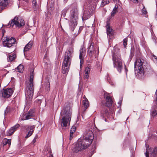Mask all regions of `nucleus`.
I'll use <instances>...</instances> for the list:
<instances>
[{
  "label": "nucleus",
  "mask_w": 157,
  "mask_h": 157,
  "mask_svg": "<svg viewBox=\"0 0 157 157\" xmlns=\"http://www.w3.org/2000/svg\"><path fill=\"white\" fill-rule=\"evenodd\" d=\"M72 7H74L70 11L71 23L70 24V28L73 31V33L75 36L79 34L81 30L80 28H76L78 20V10L77 6L75 4L71 5Z\"/></svg>",
  "instance_id": "f257e3e1"
},
{
  "label": "nucleus",
  "mask_w": 157,
  "mask_h": 157,
  "mask_svg": "<svg viewBox=\"0 0 157 157\" xmlns=\"http://www.w3.org/2000/svg\"><path fill=\"white\" fill-rule=\"evenodd\" d=\"M34 70L31 73L30 78L27 83L26 84V91L25 93L26 98V104L29 105L32 100L34 93Z\"/></svg>",
  "instance_id": "f03ea898"
},
{
  "label": "nucleus",
  "mask_w": 157,
  "mask_h": 157,
  "mask_svg": "<svg viewBox=\"0 0 157 157\" xmlns=\"http://www.w3.org/2000/svg\"><path fill=\"white\" fill-rule=\"evenodd\" d=\"M72 114V110L69 106L64 108L61 112V126L64 129L68 128L69 125Z\"/></svg>",
  "instance_id": "7ed1b4c3"
},
{
  "label": "nucleus",
  "mask_w": 157,
  "mask_h": 157,
  "mask_svg": "<svg viewBox=\"0 0 157 157\" xmlns=\"http://www.w3.org/2000/svg\"><path fill=\"white\" fill-rule=\"evenodd\" d=\"M112 59L114 67L116 68L117 71L121 72L122 69V63L121 59L120 52L118 48L114 47L112 54Z\"/></svg>",
  "instance_id": "20e7f679"
},
{
  "label": "nucleus",
  "mask_w": 157,
  "mask_h": 157,
  "mask_svg": "<svg viewBox=\"0 0 157 157\" xmlns=\"http://www.w3.org/2000/svg\"><path fill=\"white\" fill-rule=\"evenodd\" d=\"M134 67L135 70H138V73L142 75L147 70L149 65L143 59L138 58L135 62Z\"/></svg>",
  "instance_id": "39448f33"
},
{
  "label": "nucleus",
  "mask_w": 157,
  "mask_h": 157,
  "mask_svg": "<svg viewBox=\"0 0 157 157\" xmlns=\"http://www.w3.org/2000/svg\"><path fill=\"white\" fill-rule=\"evenodd\" d=\"M90 144L86 140L82 139L78 140L77 142L74 145L72 151L73 152L78 153L87 148Z\"/></svg>",
  "instance_id": "423d86ee"
},
{
  "label": "nucleus",
  "mask_w": 157,
  "mask_h": 157,
  "mask_svg": "<svg viewBox=\"0 0 157 157\" xmlns=\"http://www.w3.org/2000/svg\"><path fill=\"white\" fill-rule=\"evenodd\" d=\"M25 21L21 17H15L14 19L10 21L8 26L13 27L14 25L16 27L20 28L25 25Z\"/></svg>",
  "instance_id": "0eeeda50"
},
{
  "label": "nucleus",
  "mask_w": 157,
  "mask_h": 157,
  "mask_svg": "<svg viewBox=\"0 0 157 157\" xmlns=\"http://www.w3.org/2000/svg\"><path fill=\"white\" fill-rule=\"evenodd\" d=\"M94 138V136L92 129L91 130H86L84 133L83 139L86 140L87 142L91 144Z\"/></svg>",
  "instance_id": "6e6552de"
},
{
  "label": "nucleus",
  "mask_w": 157,
  "mask_h": 157,
  "mask_svg": "<svg viewBox=\"0 0 157 157\" xmlns=\"http://www.w3.org/2000/svg\"><path fill=\"white\" fill-rule=\"evenodd\" d=\"M146 147L145 155L146 157H156L157 153V148L156 147H154L153 149L149 148V146L148 145L146 144Z\"/></svg>",
  "instance_id": "1a4fd4ad"
},
{
  "label": "nucleus",
  "mask_w": 157,
  "mask_h": 157,
  "mask_svg": "<svg viewBox=\"0 0 157 157\" xmlns=\"http://www.w3.org/2000/svg\"><path fill=\"white\" fill-rule=\"evenodd\" d=\"M35 114V110L34 109L30 110L29 112L23 115L22 116L21 119L22 120H25L31 119L33 117H34Z\"/></svg>",
  "instance_id": "9d476101"
},
{
  "label": "nucleus",
  "mask_w": 157,
  "mask_h": 157,
  "mask_svg": "<svg viewBox=\"0 0 157 157\" xmlns=\"http://www.w3.org/2000/svg\"><path fill=\"white\" fill-rule=\"evenodd\" d=\"M35 114V110L34 109L30 110L29 112L23 115L22 116L21 119L22 120H25L31 119L33 117H34Z\"/></svg>",
  "instance_id": "9b49d317"
},
{
  "label": "nucleus",
  "mask_w": 157,
  "mask_h": 157,
  "mask_svg": "<svg viewBox=\"0 0 157 157\" xmlns=\"http://www.w3.org/2000/svg\"><path fill=\"white\" fill-rule=\"evenodd\" d=\"M35 114V110L34 109L30 110L29 112L23 115L22 116L21 119L22 120H25L31 119L33 117H34Z\"/></svg>",
  "instance_id": "f8f14e48"
},
{
  "label": "nucleus",
  "mask_w": 157,
  "mask_h": 157,
  "mask_svg": "<svg viewBox=\"0 0 157 157\" xmlns=\"http://www.w3.org/2000/svg\"><path fill=\"white\" fill-rule=\"evenodd\" d=\"M35 114V110L34 109L30 110L29 112L23 115L22 116L21 119L22 120H25L31 119L33 117H34Z\"/></svg>",
  "instance_id": "ddd939ff"
},
{
  "label": "nucleus",
  "mask_w": 157,
  "mask_h": 157,
  "mask_svg": "<svg viewBox=\"0 0 157 157\" xmlns=\"http://www.w3.org/2000/svg\"><path fill=\"white\" fill-rule=\"evenodd\" d=\"M35 114V110L34 109L30 110L29 112L23 115L22 116L21 119L22 120H25L31 119L33 117H34Z\"/></svg>",
  "instance_id": "4468645a"
},
{
  "label": "nucleus",
  "mask_w": 157,
  "mask_h": 157,
  "mask_svg": "<svg viewBox=\"0 0 157 157\" xmlns=\"http://www.w3.org/2000/svg\"><path fill=\"white\" fill-rule=\"evenodd\" d=\"M13 92V89L11 88H8L3 90L2 91V96L4 98H9L12 95Z\"/></svg>",
  "instance_id": "2eb2a0df"
},
{
  "label": "nucleus",
  "mask_w": 157,
  "mask_h": 157,
  "mask_svg": "<svg viewBox=\"0 0 157 157\" xmlns=\"http://www.w3.org/2000/svg\"><path fill=\"white\" fill-rule=\"evenodd\" d=\"M96 52V49L94 46V43H91L88 48V55L92 57Z\"/></svg>",
  "instance_id": "dca6fc26"
},
{
  "label": "nucleus",
  "mask_w": 157,
  "mask_h": 157,
  "mask_svg": "<svg viewBox=\"0 0 157 157\" xmlns=\"http://www.w3.org/2000/svg\"><path fill=\"white\" fill-rule=\"evenodd\" d=\"M104 95L106 101L105 105L106 106L109 107L112 105L113 101L112 100L110 94H109L107 93H105Z\"/></svg>",
  "instance_id": "f3484780"
},
{
  "label": "nucleus",
  "mask_w": 157,
  "mask_h": 157,
  "mask_svg": "<svg viewBox=\"0 0 157 157\" xmlns=\"http://www.w3.org/2000/svg\"><path fill=\"white\" fill-rule=\"evenodd\" d=\"M150 115L151 118H154L157 117V106L154 105L151 109Z\"/></svg>",
  "instance_id": "a211bd4d"
},
{
  "label": "nucleus",
  "mask_w": 157,
  "mask_h": 157,
  "mask_svg": "<svg viewBox=\"0 0 157 157\" xmlns=\"http://www.w3.org/2000/svg\"><path fill=\"white\" fill-rule=\"evenodd\" d=\"M35 128V126L34 125H32L30 126H26L25 127V128H26L27 131L29 130L28 133L25 136V138H27L32 135L33 132L34 131Z\"/></svg>",
  "instance_id": "6ab92c4d"
},
{
  "label": "nucleus",
  "mask_w": 157,
  "mask_h": 157,
  "mask_svg": "<svg viewBox=\"0 0 157 157\" xmlns=\"http://www.w3.org/2000/svg\"><path fill=\"white\" fill-rule=\"evenodd\" d=\"M19 126V124H17L12 127L7 132V135L9 136L12 135L13 133L17 130Z\"/></svg>",
  "instance_id": "aec40b11"
},
{
  "label": "nucleus",
  "mask_w": 157,
  "mask_h": 157,
  "mask_svg": "<svg viewBox=\"0 0 157 157\" xmlns=\"http://www.w3.org/2000/svg\"><path fill=\"white\" fill-rule=\"evenodd\" d=\"M79 58L80 59V65L83 63V59L86 54V50L82 48L79 50Z\"/></svg>",
  "instance_id": "412c9836"
},
{
  "label": "nucleus",
  "mask_w": 157,
  "mask_h": 157,
  "mask_svg": "<svg viewBox=\"0 0 157 157\" xmlns=\"http://www.w3.org/2000/svg\"><path fill=\"white\" fill-rule=\"evenodd\" d=\"M71 61V57L65 55L64 59L63 61V65L64 66H70Z\"/></svg>",
  "instance_id": "4be33fe9"
},
{
  "label": "nucleus",
  "mask_w": 157,
  "mask_h": 157,
  "mask_svg": "<svg viewBox=\"0 0 157 157\" xmlns=\"http://www.w3.org/2000/svg\"><path fill=\"white\" fill-rule=\"evenodd\" d=\"M9 0H0V12L8 5Z\"/></svg>",
  "instance_id": "5701e85b"
},
{
  "label": "nucleus",
  "mask_w": 157,
  "mask_h": 157,
  "mask_svg": "<svg viewBox=\"0 0 157 157\" xmlns=\"http://www.w3.org/2000/svg\"><path fill=\"white\" fill-rule=\"evenodd\" d=\"M74 52V50L73 47V46H71L68 48L67 52H65V55L72 58V55L73 54Z\"/></svg>",
  "instance_id": "b1692460"
},
{
  "label": "nucleus",
  "mask_w": 157,
  "mask_h": 157,
  "mask_svg": "<svg viewBox=\"0 0 157 157\" xmlns=\"http://www.w3.org/2000/svg\"><path fill=\"white\" fill-rule=\"evenodd\" d=\"M33 43L32 41H30L25 45L24 49V53L31 49Z\"/></svg>",
  "instance_id": "393cba45"
},
{
  "label": "nucleus",
  "mask_w": 157,
  "mask_h": 157,
  "mask_svg": "<svg viewBox=\"0 0 157 157\" xmlns=\"http://www.w3.org/2000/svg\"><path fill=\"white\" fill-rule=\"evenodd\" d=\"M9 37H5L4 39H2L3 44L4 46L8 48L10 47V46H9L10 43H9Z\"/></svg>",
  "instance_id": "a878e982"
},
{
  "label": "nucleus",
  "mask_w": 157,
  "mask_h": 157,
  "mask_svg": "<svg viewBox=\"0 0 157 157\" xmlns=\"http://www.w3.org/2000/svg\"><path fill=\"white\" fill-rule=\"evenodd\" d=\"M83 98L84 100L82 101L83 107H84V110H86L89 106V103L87 99L84 96Z\"/></svg>",
  "instance_id": "bb28decb"
},
{
  "label": "nucleus",
  "mask_w": 157,
  "mask_h": 157,
  "mask_svg": "<svg viewBox=\"0 0 157 157\" xmlns=\"http://www.w3.org/2000/svg\"><path fill=\"white\" fill-rule=\"evenodd\" d=\"M90 71V69L88 67H86L85 69L84 76L85 79H87L89 78V75Z\"/></svg>",
  "instance_id": "cd10ccee"
},
{
  "label": "nucleus",
  "mask_w": 157,
  "mask_h": 157,
  "mask_svg": "<svg viewBox=\"0 0 157 157\" xmlns=\"http://www.w3.org/2000/svg\"><path fill=\"white\" fill-rule=\"evenodd\" d=\"M62 71L63 74H67L68 73L69 71V66H64L63 65L62 66Z\"/></svg>",
  "instance_id": "c85d7f7f"
},
{
  "label": "nucleus",
  "mask_w": 157,
  "mask_h": 157,
  "mask_svg": "<svg viewBox=\"0 0 157 157\" xmlns=\"http://www.w3.org/2000/svg\"><path fill=\"white\" fill-rule=\"evenodd\" d=\"M107 31V33L108 35H111L113 33L112 29L110 28L109 24H107L106 26Z\"/></svg>",
  "instance_id": "c756f323"
},
{
  "label": "nucleus",
  "mask_w": 157,
  "mask_h": 157,
  "mask_svg": "<svg viewBox=\"0 0 157 157\" xmlns=\"http://www.w3.org/2000/svg\"><path fill=\"white\" fill-rule=\"evenodd\" d=\"M75 126H73L70 130V140H71L72 139L73 134L75 132Z\"/></svg>",
  "instance_id": "7c9ffc66"
},
{
  "label": "nucleus",
  "mask_w": 157,
  "mask_h": 157,
  "mask_svg": "<svg viewBox=\"0 0 157 157\" xmlns=\"http://www.w3.org/2000/svg\"><path fill=\"white\" fill-rule=\"evenodd\" d=\"M9 46L10 47L13 46V44H14L16 42L15 39L13 37H11L10 38L9 37Z\"/></svg>",
  "instance_id": "2f4dec72"
},
{
  "label": "nucleus",
  "mask_w": 157,
  "mask_h": 157,
  "mask_svg": "<svg viewBox=\"0 0 157 157\" xmlns=\"http://www.w3.org/2000/svg\"><path fill=\"white\" fill-rule=\"evenodd\" d=\"M15 55L10 54L9 55L7 58V59L8 61H12L15 59Z\"/></svg>",
  "instance_id": "473e14b6"
},
{
  "label": "nucleus",
  "mask_w": 157,
  "mask_h": 157,
  "mask_svg": "<svg viewBox=\"0 0 157 157\" xmlns=\"http://www.w3.org/2000/svg\"><path fill=\"white\" fill-rule=\"evenodd\" d=\"M3 144L4 145L8 144L9 146H10L11 143V140L10 139H5L3 141Z\"/></svg>",
  "instance_id": "72a5a7b5"
},
{
  "label": "nucleus",
  "mask_w": 157,
  "mask_h": 157,
  "mask_svg": "<svg viewBox=\"0 0 157 157\" xmlns=\"http://www.w3.org/2000/svg\"><path fill=\"white\" fill-rule=\"evenodd\" d=\"M45 89L46 91V92L48 93L50 90V82L48 81L45 85Z\"/></svg>",
  "instance_id": "f704fd0d"
},
{
  "label": "nucleus",
  "mask_w": 157,
  "mask_h": 157,
  "mask_svg": "<svg viewBox=\"0 0 157 157\" xmlns=\"http://www.w3.org/2000/svg\"><path fill=\"white\" fill-rule=\"evenodd\" d=\"M23 65L21 64L17 68V70L19 72H22L23 71Z\"/></svg>",
  "instance_id": "c9c22d12"
},
{
  "label": "nucleus",
  "mask_w": 157,
  "mask_h": 157,
  "mask_svg": "<svg viewBox=\"0 0 157 157\" xmlns=\"http://www.w3.org/2000/svg\"><path fill=\"white\" fill-rule=\"evenodd\" d=\"M109 3V0H102L101 6L103 7Z\"/></svg>",
  "instance_id": "e433bc0d"
},
{
  "label": "nucleus",
  "mask_w": 157,
  "mask_h": 157,
  "mask_svg": "<svg viewBox=\"0 0 157 157\" xmlns=\"http://www.w3.org/2000/svg\"><path fill=\"white\" fill-rule=\"evenodd\" d=\"M142 5L143 6V8L142 10V13L144 16H146L147 14V12L144 6L143 5Z\"/></svg>",
  "instance_id": "4c0bfd02"
},
{
  "label": "nucleus",
  "mask_w": 157,
  "mask_h": 157,
  "mask_svg": "<svg viewBox=\"0 0 157 157\" xmlns=\"http://www.w3.org/2000/svg\"><path fill=\"white\" fill-rule=\"evenodd\" d=\"M128 40L126 38H125L123 40V44L124 48H126V47L127 44Z\"/></svg>",
  "instance_id": "58836bf2"
},
{
  "label": "nucleus",
  "mask_w": 157,
  "mask_h": 157,
  "mask_svg": "<svg viewBox=\"0 0 157 157\" xmlns=\"http://www.w3.org/2000/svg\"><path fill=\"white\" fill-rule=\"evenodd\" d=\"M32 0V3L33 5V6L34 8H35V9H36V5L37 4H36V0Z\"/></svg>",
  "instance_id": "ea45409f"
},
{
  "label": "nucleus",
  "mask_w": 157,
  "mask_h": 157,
  "mask_svg": "<svg viewBox=\"0 0 157 157\" xmlns=\"http://www.w3.org/2000/svg\"><path fill=\"white\" fill-rule=\"evenodd\" d=\"M152 57L154 62L157 63V57L154 55H152Z\"/></svg>",
  "instance_id": "a19ab883"
},
{
  "label": "nucleus",
  "mask_w": 157,
  "mask_h": 157,
  "mask_svg": "<svg viewBox=\"0 0 157 157\" xmlns=\"http://www.w3.org/2000/svg\"><path fill=\"white\" fill-rule=\"evenodd\" d=\"M132 2L135 3H137L141 2L142 0H131Z\"/></svg>",
  "instance_id": "79ce46f5"
},
{
  "label": "nucleus",
  "mask_w": 157,
  "mask_h": 157,
  "mask_svg": "<svg viewBox=\"0 0 157 157\" xmlns=\"http://www.w3.org/2000/svg\"><path fill=\"white\" fill-rule=\"evenodd\" d=\"M117 11L113 10V11L111 13V16H113L117 12Z\"/></svg>",
  "instance_id": "37998d69"
},
{
  "label": "nucleus",
  "mask_w": 157,
  "mask_h": 157,
  "mask_svg": "<svg viewBox=\"0 0 157 157\" xmlns=\"http://www.w3.org/2000/svg\"><path fill=\"white\" fill-rule=\"evenodd\" d=\"M155 97L156 98V100H155V103L157 105V90L156 91L155 94Z\"/></svg>",
  "instance_id": "c03bdc74"
},
{
  "label": "nucleus",
  "mask_w": 157,
  "mask_h": 157,
  "mask_svg": "<svg viewBox=\"0 0 157 157\" xmlns=\"http://www.w3.org/2000/svg\"><path fill=\"white\" fill-rule=\"evenodd\" d=\"M37 138V136H36L34 138L32 142V143L33 144H34L36 141V140Z\"/></svg>",
  "instance_id": "a18cd8bd"
},
{
  "label": "nucleus",
  "mask_w": 157,
  "mask_h": 157,
  "mask_svg": "<svg viewBox=\"0 0 157 157\" xmlns=\"http://www.w3.org/2000/svg\"><path fill=\"white\" fill-rule=\"evenodd\" d=\"M118 6H119L117 4H115V7L113 10L117 11V9L118 8Z\"/></svg>",
  "instance_id": "49530a36"
},
{
  "label": "nucleus",
  "mask_w": 157,
  "mask_h": 157,
  "mask_svg": "<svg viewBox=\"0 0 157 157\" xmlns=\"http://www.w3.org/2000/svg\"><path fill=\"white\" fill-rule=\"evenodd\" d=\"M156 15L155 16V17L157 18V2H156Z\"/></svg>",
  "instance_id": "de8ad7c7"
},
{
  "label": "nucleus",
  "mask_w": 157,
  "mask_h": 157,
  "mask_svg": "<svg viewBox=\"0 0 157 157\" xmlns=\"http://www.w3.org/2000/svg\"><path fill=\"white\" fill-rule=\"evenodd\" d=\"M108 112V110H105V113H103V114H104V113H106Z\"/></svg>",
  "instance_id": "09e8293b"
},
{
  "label": "nucleus",
  "mask_w": 157,
  "mask_h": 157,
  "mask_svg": "<svg viewBox=\"0 0 157 157\" xmlns=\"http://www.w3.org/2000/svg\"><path fill=\"white\" fill-rule=\"evenodd\" d=\"M49 157H53V156L52 154H50L49 156Z\"/></svg>",
  "instance_id": "8fccbe9b"
},
{
  "label": "nucleus",
  "mask_w": 157,
  "mask_h": 157,
  "mask_svg": "<svg viewBox=\"0 0 157 157\" xmlns=\"http://www.w3.org/2000/svg\"><path fill=\"white\" fill-rule=\"evenodd\" d=\"M67 1L68 0H64V2L66 3L67 2Z\"/></svg>",
  "instance_id": "3c124183"
},
{
  "label": "nucleus",
  "mask_w": 157,
  "mask_h": 157,
  "mask_svg": "<svg viewBox=\"0 0 157 157\" xmlns=\"http://www.w3.org/2000/svg\"><path fill=\"white\" fill-rule=\"evenodd\" d=\"M69 9V8H67H67H66L65 9V10L67 9V10H68Z\"/></svg>",
  "instance_id": "603ef678"
},
{
  "label": "nucleus",
  "mask_w": 157,
  "mask_h": 157,
  "mask_svg": "<svg viewBox=\"0 0 157 157\" xmlns=\"http://www.w3.org/2000/svg\"><path fill=\"white\" fill-rule=\"evenodd\" d=\"M26 105L25 106V108H24L25 109H26Z\"/></svg>",
  "instance_id": "864d4df0"
},
{
  "label": "nucleus",
  "mask_w": 157,
  "mask_h": 157,
  "mask_svg": "<svg viewBox=\"0 0 157 157\" xmlns=\"http://www.w3.org/2000/svg\"><path fill=\"white\" fill-rule=\"evenodd\" d=\"M114 1H117V0H113Z\"/></svg>",
  "instance_id": "5fc2aeb1"
},
{
  "label": "nucleus",
  "mask_w": 157,
  "mask_h": 157,
  "mask_svg": "<svg viewBox=\"0 0 157 157\" xmlns=\"http://www.w3.org/2000/svg\"><path fill=\"white\" fill-rule=\"evenodd\" d=\"M121 103V101H119V103Z\"/></svg>",
  "instance_id": "6e6d98bb"
}]
</instances>
